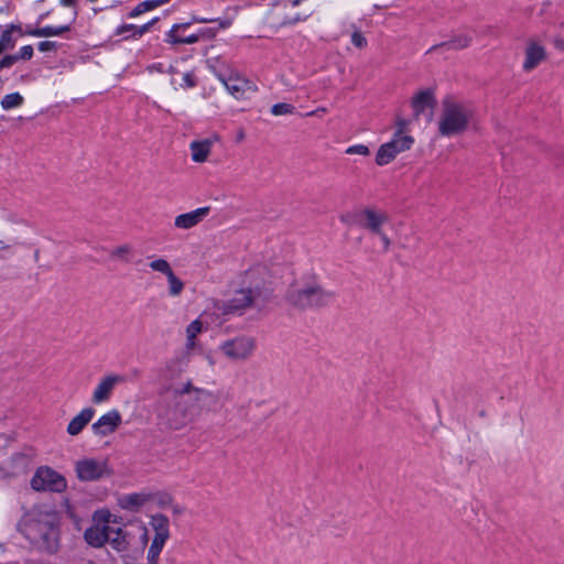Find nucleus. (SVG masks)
Wrapping results in <instances>:
<instances>
[{
    "label": "nucleus",
    "instance_id": "obj_44",
    "mask_svg": "<svg viewBox=\"0 0 564 564\" xmlns=\"http://www.w3.org/2000/svg\"><path fill=\"white\" fill-rule=\"evenodd\" d=\"M134 29H135V25L133 24H124L122 25L121 28L118 29L117 33L118 34H123L128 31H133L134 32Z\"/></svg>",
    "mask_w": 564,
    "mask_h": 564
},
{
    "label": "nucleus",
    "instance_id": "obj_10",
    "mask_svg": "<svg viewBox=\"0 0 564 564\" xmlns=\"http://www.w3.org/2000/svg\"><path fill=\"white\" fill-rule=\"evenodd\" d=\"M75 473L80 481L94 482L112 475L107 458L84 457L75 463Z\"/></svg>",
    "mask_w": 564,
    "mask_h": 564
},
{
    "label": "nucleus",
    "instance_id": "obj_5",
    "mask_svg": "<svg viewBox=\"0 0 564 564\" xmlns=\"http://www.w3.org/2000/svg\"><path fill=\"white\" fill-rule=\"evenodd\" d=\"M29 223L15 214L8 213L0 223V252H11L25 245Z\"/></svg>",
    "mask_w": 564,
    "mask_h": 564
},
{
    "label": "nucleus",
    "instance_id": "obj_6",
    "mask_svg": "<svg viewBox=\"0 0 564 564\" xmlns=\"http://www.w3.org/2000/svg\"><path fill=\"white\" fill-rule=\"evenodd\" d=\"M24 534L31 543L47 553H54L58 549L57 529L48 521L30 520L24 527Z\"/></svg>",
    "mask_w": 564,
    "mask_h": 564
},
{
    "label": "nucleus",
    "instance_id": "obj_32",
    "mask_svg": "<svg viewBox=\"0 0 564 564\" xmlns=\"http://www.w3.org/2000/svg\"><path fill=\"white\" fill-rule=\"evenodd\" d=\"M470 42H471L470 36L464 34V35H458V36L452 39L451 41L443 43L442 45L447 46L448 48H453V50H462V48L469 46Z\"/></svg>",
    "mask_w": 564,
    "mask_h": 564
},
{
    "label": "nucleus",
    "instance_id": "obj_45",
    "mask_svg": "<svg viewBox=\"0 0 564 564\" xmlns=\"http://www.w3.org/2000/svg\"><path fill=\"white\" fill-rule=\"evenodd\" d=\"M398 130L395 132H401L402 134H404V129L406 128L408 126V122L406 120L404 119H399L398 122Z\"/></svg>",
    "mask_w": 564,
    "mask_h": 564
},
{
    "label": "nucleus",
    "instance_id": "obj_43",
    "mask_svg": "<svg viewBox=\"0 0 564 564\" xmlns=\"http://www.w3.org/2000/svg\"><path fill=\"white\" fill-rule=\"evenodd\" d=\"M183 80L186 84L187 87H193L195 85L193 75L189 73L184 74Z\"/></svg>",
    "mask_w": 564,
    "mask_h": 564
},
{
    "label": "nucleus",
    "instance_id": "obj_25",
    "mask_svg": "<svg viewBox=\"0 0 564 564\" xmlns=\"http://www.w3.org/2000/svg\"><path fill=\"white\" fill-rule=\"evenodd\" d=\"M213 145L210 139L200 141H193L189 145L192 152V160L197 163L205 162L208 159Z\"/></svg>",
    "mask_w": 564,
    "mask_h": 564
},
{
    "label": "nucleus",
    "instance_id": "obj_24",
    "mask_svg": "<svg viewBox=\"0 0 564 564\" xmlns=\"http://www.w3.org/2000/svg\"><path fill=\"white\" fill-rule=\"evenodd\" d=\"M191 25L188 23L174 24L170 32L167 33L166 42L171 44H194L198 42L200 35L199 34H191L185 37H180V30L185 29Z\"/></svg>",
    "mask_w": 564,
    "mask_h": 564
},
{
    "label": "nucleus",
    "instance_id": "obj_34",
    "mask_svg": "<svg viewBox=\"0 0 564 564\" xmlns=\"http://www.w3.org/2000/svg\"><path fill=\"white\" fill-rule=\"evenodd\" d=\"M295 110L294 106L286 102H280L275 104L271 107V113L273 116H284V115H291Z\"/></svg>",
    "mask_w": 564,
    "mask_h": 564
},
{
    "label": "nucleus",
    "instance_id": "obj_14",
    "mask_svg": "<svg viewBox=\"0 0 564 564\" xmlns=\"http://www.w3.org/2000/svg\"><path fill=\"white\" fill-rule=\"evenodd\" d=\"M124 381V377L117 373H110L102 377L93 392V403L100 404L106 402L110 398L115 387L123 383Z\"/></svg>",
    "mask_w": 564,
    "mask_h": 564
},
{
    "label": "nucleus",
    "instance_id": "obj_41",
    "mask_svg": "<svg viewBox=\"0 0 564 564\" xmlns=\"http://www.w3.org/2000/svg\"><path fill=\"white\" fill-rule=\"evenodd\" d=\"M376 235L380 237V239H381V241L383 243V250L388 251L389 248H390V245H391V241L388 238V236L382 230H381V234H376Z\"/></svg>",
    "mask_w": 564,
    "mask_h": 564
},
{
    "label": "nucleus",
    "instance_id": "obj_18",
    "mask_svg": "<svg viewBox=\"0 0 564 564\" xmlns=\"http://www.w3.org/2000/svg\"><path fill=\"white\" fill-rule=\"evenodd\" d=\"M209 207H200L195 210L181 214L175 217L174 226L178 229H191L197 226L209 214Z\"/></svg>",
    "mask_w": 564,
    "mask_h": 564
},
{
    "label": "nucleus",
    "instance_id": "obj_28",
    "mask_svg": "<svg viewBox=\"0 0 564 564\" xmlns=\"http://www.w3.org/2000/svg\"><path fill=\"white\" fill-rule=\"evenodd\" d=\"M132 252H133V249H132L131 245L124 243V245L115 247L110 251V258L113 260L122 261V262H130Z\"/></svg>",
    "mask_w": 564,
    "mask_h": 564
},
{
    "label": "nucleus",
    "instance_id": "obj_51",
    "mask_svg": "<svg viewBox=\"0 0 564 564\" xmlns=\"http://www.w3.org/2000/svg\"><path fill=\"white\" fill-rule=\"evenodd\" d=\"M318 111H319V112H325V111H326V109H325V108H319V109H317V110H315V111H311V112H308V113H307V116H313V115H315V113H316V112H318Z\"/></svg>",
    "mask_w": 564,
    "mask_h": 564
},
{
    "label": "nucleus",
    "instance_id": "obj_19",
    "mask_svg": "<svg viewBox=\"0 0 564 564\" xmlns=\"http://www.w3.org/2000/svg\"><path fill=\"white\" fill-rule=\"evenodd\" d=\"M113 524L115 523L110 524L107 543L117 552H126L131 543V534L122 528Z\"/></svg>",
    "mask_w": 564,
    "mask_h": 564
},
{
    "label": "nucleus",
    "instance_id": "obj_20",
    "mask_svg": "<svg viewBox=\"0 0 564 564\" xmlns=\"http://www.w3.org/2000/svg\"><path fill=\"white\" fill-rule=\"evenodd\" d=\"M152 499V496L147 492H133L123 495L118 498V506L130 512H138L141 508Z\"/></svg>",
    "mask_w": 564,
    "mask_h": 564
},
{
    "label": "nucleus",
    "instance_id": "obj_3",
    "mask_svg": "<svg viewBox=\"0 0 564 564\" xmlns=\"http://www.w3.org/2000/svg\"><path fill=\"white\" fill-rule=\"evenodd\" d=\"M250 275L242 282V285L235 290L228 300H218L214 302V310L216 313L223 315H242L251 307L257 306L262 290L258 284H252L249 281Z\"/></svg>",
    "mask_w": 564,
    "mask_h": 564
},
{
    "label": "nucleus",
    "instance_id": "obj_37",
    "mask_svg": "<svg viewBox=\"0 0 564 564\" xmlns=\"http://www.w3.org/2000/svg\"><path fill=\"white\" fill-rule=\"evenodd\" d=\"M351 42L355 46H357L359 48H362L367 45V40L360 32L352 33Z\"/></svg>",
    "mask_w": 564,
    "mask_h": 564
},
{
    "label": "nucleus",
    "instance_id": "obj_50",
    "mask_svg": "<svg viewBox=\"0 0 564 564\" xmlns=\"http://www.w3.org/2000/svg\"><path fill=\"white\" fill-rule=\"evenodd\" d=\"M243 139H245V131L243 130H239L238 134H237V140L238 141H242Z\"/></svg>",
    "mask_w": 564,
    "mask_h": 564
},
{
    "label": "nucleus",
    "instance_id": "obj_16",
    "mask_svg": "<svg viewBox=\"0 0 564 564\" xmlns=\"http://www.w3.org/2000/svg\"><path fill=\"white\" fill-rule=\"evenodd\" d=\"M121 423V415L117 410L101 415L93 425V432L98 436H107L113 433Z\"/></svg>",
    "mask_w": 564,
    "mask_h": 564
},
{
    "label": "nucleus",
    "instance_id": "obj_13",
    "mask_svg": "<svg viewBox=\"0 0 564 564\" xmlns=\"http://www.w3.org/2000/svg\"><path fill=\"white\" fill-rule=\"evenodd\" d=\"M413 143L414 139L411 135L395 132L391 141L380 145L376 155V163L379 166L389 164L399 153L410 150Z\"/></svg>",
    "mask_w": 564,
    "mask_h": 564
},
{
    "label": "nucleus",
    "instance_id": "obj_4",
    "mask_svg": "<svg viewBox=\"0 0 564 564\" xmlns=\"http://www.w3.org/2000/svg\"><path fill=\"white\" fill-rule=\"evenodd\" d=\"M471 111L453 99L443 101V109L438 119V133L442 137L463 134L469 126Z\"/></svg>",
    "mask_w": 564,
    "mask_h": 564
},
{
    "label": "nucleus",
    "instance_id": "obj_35",
    "mask_svg": "<svg viewBox=\"0 0 564 564\" xmlns=\"http://www.w3.org/2000/svg\"><path fill=\"white\" fill-rule=\"evenodd\" d=\"M347 154L350 155H361V156H368L370 154V150L365 144H355L350 145L345 151Z\"/></svg>",
    "mask_w": 564,
    "mask_h": 564
},
{
    "label": "nucleus",
    "instance_id": "obj_29",
    "mask_svg": "<svg viewBox=\"0 0 564 564\" xmlns=\"http://www.w3.org/2000/svg\"><path fill=\"white\" fill-rule=\"evenodd\" d=\"M13 30H19V28L12 24L10 28L2 32L0 36V54L14 47L15 40L12 35Z\"/></svg>",
    "mask_w": 564,
    "mask_h": 564
},
{
    "label": "nucleus",
    "instance_id": "obj_38",
    "mask_svg": "<svg viewBox=\"0 0 564 564\" xmlns=\"http://www.w3.org/2000/svg\"><path fill=\"white\" fill-rule=\"evenodd\" d=\"M57 48V43L54 41H43L39 44V50L41 52H51Z\"/></svg>",
    "mask_w": 564,
    "mask_h": 564
},
{
    "label": "nucleus",
    "instance_id": "obj_47",
    "mask_svg": "<svg viewBox=\"0 0 564 564\" xmlns=\"http://www.w3.org/2000/svg\"><path fill=\"white\" fill-rule=\"evenodd\" d=\"M193 21L194 22H198V23H209V22H216L217 20L215 19H207V18H204V17H200V18H193Z\"/></svg>",
    "mask_w": 564,
    "mask_h": 564
},
{
    "label": "nucleus",
    "instance_id": "obj_2",
    "mask_svg": "<svg viewBox=\"0 0 564 564\" xmlns=\"http://www.w3.org/2000/svg\"><path fill=\"white\" fill-rule=\"evenodd\" d=\"M335 293L323 286L315 276L294 283L286 294V301L297 310H314L328 305Z\"/></svg>",
    "mask_w": 564,
    "mask_h": 564
},
{
    "label": "nucleus",
    "instance_id": "obj_39",
    "mask_svg": "<svg viewBox=\"0 0 564 564\" xmlns=\"http://www.w3.org/2000/svg\"><path fill=\"white\" fill-rule=\"evenodd\" d=\"M17 61H18V57H15V55L4 56L2 59H0V70L2 68L11 67Z\"/></svg>",
    "mask_w": 564,
    "mask_h": 564
},
{
    "label": "nucleus",
    "instance_id": "obj_12",
    "mask_svg": "<svg viewBox=\"0 0 564 564\" xmlns=\"http://www.w3.org/2000/svg\"><path fill=\"white\" fill-rule=\"evenodd\" d=\"M31 487L36 491L63 492L67 482L66 479L51 467H40L31 479Z\"/></svg>",
    "mask_w": 564,
    "mask_h": 564
},
{
    "label": "nucleus",
    "instance_id": "obj_49",
    "mask_svg": "<svg viewBox=\"0 0 564 564\" xmlns=\"http://www.w3.org/2000/svg\"><path fill=\"white\" fill-rule=\"evenodd\" d=\"M219 22V26L223 28V29H226L230 25V21L229 20H225V21H218Z\"/></svg>",
    "mask_w": 564,
    "mask_h": 564
},
{
    "label": "nucleus",
    "instance_id": "obj_23",
    "mask_svg": "<svg viewBox=\"0 0 564 564\" xmlns=\"http://www.w3.org/2000/svg\"><path fill=\"white\" fill-rule=\"evenodd\" d=\"M545 51L544 48L536 44H530L525 50V59L523 62V69L525 72H531L534 69L543 59H545Z\"/></svg>",
    "mask_w": 564,
    "mask_h": 564
},
{
    "label": "nucleus",
    "instance_id": "obj_15",
    "mask_svg": "<svg viewBox=\"0 0 564 564\" xmlns=\"http://www.w3.org/2000/svg\"><path fill=\"white\" fill-rule=\"evenodd\" d=\"M218 78L225 85L228 93L236 99L243 98L248 91H254L253 85L238 75H230L228 77V74L219 73Z\"/></svg>",
    "mask_w": 564,
    "mask_h": 564
},
{
    "label": "nucleus",
    "instance_id": "obj_21",
    "mask_svg": "<svg viewBox=\"0 0 564 564\" xmlns=\"http://www.w3.org/2000/svg\"><path fill=\"white\" fill-rule=\"evenodd\" d=\"M95 410L93 408H84L76 416H74L67 425V433L72 436L78 435L85 426L93 420Z\"/></svg>",
    "mask_w": 564,
    "mask_h": 564
},
{
    "label": "nucleus",
    "instance_id": "obj_27",
    "mask_svg": "<svg viewBox=\"0 0 564 564\" xmlns=\"http://www.w3.org/2000/svg\"><path fill=\"white\" fill-rule=\"evenodd\" d=\"M169 0H145L143 2H140L138 6H135L129 13V18H135L140 14H143L148 11H151L164 3H166Z\"/></svg>",
    "mask_w": 564,
    "mask_h": 564
},
{
    "label": "nucleus",
    "instance_id": "obj_26",
    "mask_svg": "<svg viewBox=\"0 0 564 564\" xmlns=\"http://www.w3.org/2000/svg\"><path fill=\"white\" fill-rule=\"evenodd\" d=\"M70 30L69 25H59V26H44L36 29L26 30V34L35 37H50V36H58Z\"/></svg>",
    "mask_w": 564,
    "mask_h": 564
},
{
    "label": "nucleus",
    "instance_id": "obj_40",
    "mask_svg": "<svg viewBox=\"0 0 564 564\" xmlns=\"http://www.w3.org/2000/svg\"><path fill=\"white\" fill-rule=\"evenodd\" d=\"M154 22H156V19H154V20H152L151 22L145 23V24H143V25H141V26H137V25H135V29H134V33H133V35H139V36H140V35H142V34H144V33L150 29V26H151Z\"/></svg>",
    "mask_w": 564,
    "mask_h": 564
},
{
    "label": "nucleus",
    "instance_id": "obj_31",
    "mask_svg": "<svg viewBox=\"0 0 564 564\" xmlns=\"http://www.w3.org/2000/svg\"><path fill=\"white\" fill-rule=\"evenodd\" d=\"M166 278L169 282V294L173 297L178 296L184 290V283L175 275L174 272L169 274Z\"/></svg>",
    "mask_w": 564,
    "mask_h": 564
},
{
    "label": "nucleus",
    "instance_id": "obj_22",
    "mask_svg": "<svg viewBox=\"0 0 564 564\" xmlns=\"http://www.w3.org/2000/svg\"><path fill=\"white\" fill-rule=\"evenodd\" d=\"M435 106L434 94L430 89L419 91L412 99L414 116L419 118L426 109Z\"/></svg>",
    "mask_w": 564,
    "mask_h": 564
},
{
    "label": "nucleus",
    "instance_id": "obj_46",
    "mask_svg": "<svg viewBox=\"0 0 564 564\" xmlns=\"http://www.w3.org/2000/svg\"><path fill=\"white\" fill-rule=\"evenodd\" d=\"M553 43H554V46H555L557 50L564 51V39H562V37H556V39H554Z\"/></svg>",
    "mask_w": 564,
    "mask_h": 564
},
{
    "label": "nucleus",
    "instance_id": "obj_36",
    "mask_svg": "<svg viewBox=\"0 0 564 564\" xmlns=\"http://www.w3.org/2000/svg\"><path fill=\"white\" fill-rule=\"evenodd\" d=\"M32 56H33V47L31 45L22 46L19 54L15 55V57H18V61L19 59L28 61V59H31Z\"/></svg>",
    "mask_w": 564,
    "mask_h": 564
},
{
    "label": "nucleus",
    "instance_id": "obj_7",
    "mask_svg": "<svg viewBox=\"0 0 564 564\" xmlns=\"http://www.w3.org/2000/svg\"><path fill=\"white\" fill-rule=\"evenodd\" d=\"M218 349L228 361L245 362L253 356L257 349V339L249 334H238L224 340Z\"/></svg>",
    "mask_w": 564,
    "mask_h": 564
},
{
    "label": "nucleus",
    "instance_id": "obj_48",
    "mask_svg": "<svg viewBox=\"0 0 564 564\" xmlns=\"http://www.w3.org/2000/svg\"><path fill=\"white\" fill-rule=\"evenodd\" d=\"M59 2L65 7H70L74 4L75 0H59Z\"/></svg>",
    "mask_w": 564,
    "mask_h": 564
},
{
    "label": "nucleus",
    "instance_id": "obj_30",
    "mask_svg": "<svg viewBox=\"0 0 564 564\" xmlns=\"http://www.w3.org/2000/svg\"><path fill=\"white\" fill-rule=\"evenodd\" d=\"M23 104V97L19 93L6 95L1 100V107L4 110L17 108Z\"/></svg>",
    "mask_w": 564,
    "mask_h": 564
},
{
    "label": "nucleus",
    "instance_id": "obj_1",
    "mask_svg": "<svg viewBox=\"0 0 564 564\" xmlns=\"http://www.w3.org/2000/svg\"><path fill=\"white\" fill-rule=\"evenodd\" d=\"M210 391L194 387L191 380L166 389L156 405V417L169 429L180 430L198 415L202 404L212 399Z\"/></svg>",
    "mask_w": 564,
    "mask_h": 564
},
{
    "label": "nucleus",
    "instance_id": "obj_42",
    "mask_svg": "<svg viewBox=\"0 0 564 564\" xmlns=\"http://www.w3.org/2000/svg\"><path fill=\"white\" fill-rule=\"evenodd\" d=\"M140 541H141V551H143V549L145 547V545L149 542V533H148V529L145 527L142 528V534L140 536Z\"/></svg>",
    "mask_w": 564,
    "mask_h": 564
},
{
    "label": "nucleus",
    "instance_id": "obj_8",
    "mask_svg": "<svg viewBox=\"0 0 564 564\" xmlns=\"http://www.w3.org/2000/svg\"><path fill=\"white\" fill-rule=\"evenodd\" d=\"M203 324L199 319L193 321L186 327V347L184 350L177 352L172 359L166 362L165 371L170 379L177 378L188 367L191 361V350L195 347L196 336L202 333Z\"/></svg>",
    "mask_w": 564,
    "mask_h": 564
},
{
    "label": "nucleus",
    "instance_id": "obj_9",
    "mask_svg": "<svg viewBox=\"0 0 564 564\" xmlns=\"http://www.w3.org/2000/svg\"><path fill=\"white\" fill-rule=\"evenodd\" d=\"M150 528L154 535L147 552L148 564H159L160 554L171 536L170 520L163 513L151 516Z\"/></svg>",
    "mask_w": 564,
    "mask_h": 564
},
{
    "label": "nucleus",
    "instance_id": "obj_52",
    "mask_svg": "<svg viewBox=\"0 0 564 564\" xmlns=\"http://www.w3.org/2000/svg\"><path fill=\"white\" fill-rule=\"evenodd\" d=\"M182 509L180 507H174V513H181Z\"/></svg>",
    "mask_w": 564,
    "mask_h": 564
},
{
    "label": "nucleus",
    "instance_id": "obj_11",
    "mask_svg": "<svg viewBox=\"0 0 564 564\" xmlns=\"http://www.w3.org/2000/svg\"><path fill=\"white\" fill-rule=\"evenodd\" d=\"M111 523H116L115 516L107 510L97 511L94 517V524L84 533L85 541L94 547L102 546L107 543Z\"/></svg>",
    "mask_w": 564,
    "mask_h": 564
},
{
    "label": "nucleus",
    "instance_id": "obj_33",
    "mask_svg": "<svg viewBox=\"0 0 564 564\" xmlns=\"http://www.w3.org/2000/svg\"><path fill=\"white\" fill-rule=\"evenodd\" d=\"M151 270L165 274L166 276L173 272L167 260L159 258L149 263Z\"/></svg>",
    "mask_w": 564,
    "mask_h": 564
},
{
    "label": "nucleus",
    "instance_id": "obj_17",
    "mask_svg": "<svg viewBox=\"0 0 564 564\" xmlns=\"http://www.w3.org/2000/svg\"><path fill=\"white\" fill-rule=\"evenodd\" d=\"M360 225L372 234H381L382 226L388 221V216L373 208L364 209L360 215Z\"/></svg>",
    "mask_w": 564,
    "mask_h": 564
}]
</instances>
